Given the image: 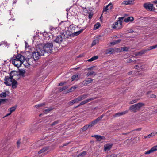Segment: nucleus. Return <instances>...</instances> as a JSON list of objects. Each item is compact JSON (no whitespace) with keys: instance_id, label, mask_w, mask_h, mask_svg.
I'll return each instance as SVG.
<instances>
[{"instance_id":"nucleus-21","label":"nucleus","mask_w":157,"mask_h":157,"mask_svg":"<svg viewBox=\"0 0 157 157\" xmlns=\"http://www.w3.org/2000/svg\"><path fill=\"white\" fill-rule=\"evenodd\" d=\"M134 20V18L132 17H130L124 19V21L126 22H128L129 21H131Z\"/></svg>"},{"instance_id":"nucleus-43","label":"nucleus","mask_w":157,"mask_h":157,"mask_svg":"<svg viewBox=\"0 0 157 157\" xmlns=\"http://www.w3.org/2000/svg\"><path fill=\"white\" fill-rule=\"evenodd\" d=\"M109 5H108H108H107L106 7H105V8H104V10H103V11H106V12L107 11V10L109 9V8H108V7H109Z\"/></svg>"},{"instance_id":"nucleus-5","label":"nucleus","mask_w":157,"mask_h":157,"mask_svg":"<svg viewBox=\"0 0 157 157\" xmlns=\"http://www.w3.org/2000/svg\"><path fill=\"white\" fill-rule=\"evenodd\" d=\"M124 18V17H119L118 18L119 20L117 21L116 22H115L112 25V28L117 29H119L121 28L122 27V20Z\"/></svg>"},{"instance_id":"nucleus-50","label":"nucleus","mask_w":157,"mask_h":157,"mask_svg":"<svg viewBox=\"0 0 157 157\" xmlns=\"http://www.w3.org/2000/svg\"><path fill=\"white\" fill-rule=\"evenodd\" d=\"M152 49H153L152 48V46L146 49V50H147V52L150 50H151Z\"/></svg>"},{"instance_id":"nucleus-17","label":"nucleus","mask_w":157,"mask_h":157,"mask_svg":"<svg viewBox=\"0 0 157 157\" xmlns=\"http://www.w3.org/2000/svg\"><path fill=\"white\" fill-rule=\"evenodd\" d=\"M80 76V75L79 74H76L75 75H73L71 77L72 80H78L79 79V78Z\"/></svg>"},{"instance_id":"nucleus-42","label":"nucleus","mask_w":157,"mask_h":157,"mask_svg":"<svg viewBox=\"0 0 157 157\" xmlns=\"http://www.w3.org/2000/svg\"><path fill=\"white\" fill-rule=\"evenodd\" d=\"M21 142L20 140H18L17 142V145L18 148H19Z\"/></svg>"},{"instance_id":"nucleus-29","label":"nucleus","mask_w":157,"mask_h":157,"mask_svg":"<svg viewBox=\"0 0 157 157\" xmlns=\"http://www.w3.org/2000/svg\"><path fill=\"white\" fill-rule=\"evenodd\" d=\"M19 75H20L24 76V74L25 73V71L24 70H21L19 71Z\"/></svg>"},{"instance_id":"nucleus-39","label":"nucleus","mask_w":157,"mask_h":157,"mask_svg":"<svg viewBox=\"0 0 157 157\" xmlns=\"http://www.w3.org/2000/svg\"><path fill=\"white\" fill-rule=\"evenodd\" d=\"M68 88V86H65L62 87L59 90L60 91H62L63 90L66 89Z\"/></svg>"},{"instance_id":"nucleus-18","label":"nucleus","mask_w":157,"mask_h":157,"mask_svg":"<svg viewBox=\"0 0 157 157\" xmlns=\"http://www.w3.org/2000/svg\"><path fill=\"white\" fill-rule=\"evenodd\" d=\"M114 52L115 51L112 48H110L106 50L105 54H113L114 53Z\"/></svg>"},{"instance_id":"nucleus-25","label":"nucleus","mask_w":157,"mask_h":157,"mask_svg":"<svg viewBox=\"0 0 157 157\" xmlns=\"http://www.w3.org/2000/svg\"><path fill=\"white\" fill-rule=\"evenodd\" d=\"M83 29H81L80 30H79V31L75 32L72 35L73 36H77L81 32H82L83 31Z\"/></svg>"},{"instance_id":"nucleus-58","label":"nucleus","mask_w":157,"mask_h":157,"mask_svg":"<svg viewBox=\"0 0 157 157\" xmlns=\"http://www.w3.org/2000/svg\"><path fill=\"white\" fill-rule=\"evenodd\" d=\"M65 83L61 82L59 84V86H62Z\"/></svg>"},{"instance_id":"nucleus-63","label":"nucleus","mask_w":157,"mask_h":157,"mask_svg":"<svg viewBox=\"0 0 157 157\" xmlns=\"http://www.w3.org/2000/svg\"><path fill=\"white\" fill-rule=\"evenodd\" d=\"M73 26H74L73 25H71L69 27V28H70V29H71L72 27H73Z\"/></svg>"},{"instance_id":"nucleus-3","label":"nucleus","mask_w":157,"mask_h":157,"mask_svg":"<svg viewBox=\"0 0 157 157\" xmlns=\"http://www.w3.org/2000/svg\"><path fill=\"white\" fill-rule=\"evenodd\" d=\"M32 54L33 58L36 60L38 59L41 56L44 55V51L42 49L37 48Z\"/></svg>"},{"instance_id":"nucleus-48","label":"nucleus","mask_w":157,"mask_h":157,"mask_svg":"<svg viewBox=\"0 0 157 157\" xmlns=\"http://www.w3.org/2000/svg\"><path fill=\"white\" fill-rule=\"evenodd\" d=\"M133 32V30L132 29H130L127 31V33H132Z\"/></svg>"},{"instance_id":"nucleus-20","label":"nucleus","mask_w":157,"mask_h":157,"mask_svg":"<svg viewBox=\"0 0 157 157\" xmlns=\"http://www.w3.org/2000/svg\"><path fill=\"white\" fill-rule=\"evenodd\" d=\"M78 102L77 98L75 99H74L70 101L68 103V104L70 106H71L73 105V104L77 103Z\"/></svg>"},{"instance_id":"nucleus-10","label":"nucleus","mask_w":157,"mask_h":157,"mask_svg":"<svg viewBox=\"0 0 157 157\" xmlns=\"http://www.w3.org/2000/svg\"><path fill=\"white\" fill-rule=\"evenodd\" d=\"M157 151V145L153 146L150 150L145 151L144 154L145 155L149 154Z\"/></svg>"},{"instance_id":"nucleus-33","label":"nucleus","mask_w":157,"mask_h":157,"mask_svg":"<svg viewBox=\"0 0 157 157\" xmlns=\"http://www.w3.org/2000/svg\"><path fill=\"white\" fill-rule=\"evenodd\" d=\"M147 52V50H146V49H143L139 52L138 53V55H142L144 54L146 52Z\"/></svg>"},{"instance_id":"nucleus-30","label":"nucleus","mask_w":157,"mask_h":157,"mask_svg":"<svg viewBox=\"0 0 157 157\" xmlns=\"http://www.w3.org/2000/svg\"><path fill=\"white\" fill-rule=\"evenodd\" d=\"M99 42V40L98 39L94 40L92 42L91 46H92L95 45L96 44H98Z\"/></svg>"},{"instance_id":"nucleus-32","label":"nucleus","mask_w":157,"mask_h":157,"mask_svg":"<svg viewBox=\"0 0 157 157\" xmlns=\"http://www.w3.org/2000/svg\"><path fill=\"white\" fill-rule=\"evenodd\" d=\"M7 94L6 92H2L0 94V98H5Z\"/></svg>"},{"instance_id":"nucleus-24","label":"nucleus","mask_w":157,"mask_h":157,"mask_svg":"<svg viewBox=\"0 0 157 157\" xmlns=\"http://www.w3.org/2000/svg\"><path fill=\"white\" fill-rule=\"evenodd\" d=\"M93 75L94 76H95L96 75V73L94 71H90L88 72L86 74V76L87 77H89L90 76Z\"/></svg>"},{"instance_id":"nucleus-9","label":"nucleus","mask_w":157,"mask_h":157,"mask_svg":"<svg viewBox=\"0 0 157 157\" xmlns=\"http://www.w3.org/2000/svg\"><path fill=\"white\" fill-rule=\"evenodd\" d=\"M144 7L148 11H151L153 9V5L149 3H146L143 5Z\"/></svg>"},{"instance_id":"nucleus-44","label":"nucleus","mask_w":157,"mask_h":157,"mask_svg":"<svg viewBox=\"0 0 157 157\" xmlns=\"http://www.w3.org/2000/svg\"><path fill=\"white\" fill-rule=\"evenodd\" d=\"M84 81H83L82 82L79 83V85L82 87L83 86H86L85 85V83H84Z\"/></svg>"},{"instance_id":"nucleus-1","label":"nucleus","mask_w":157,"mask_h":157,"mask_svg":"<svg viewBox=\"0 0 157 157\" xmlns=\"http://www.w3.org/2000/svg\"><path fill=\"white\" fill-rule=\"evenodd\" d=\"M13 76L10 75V76H6L4 79L5 84L7 86L12 85V87L14 89L17 87V82L13 78Z\"/></svg>"},{"instance_id":"nucleus-36","label":"nucleus","mask_w":157,"mask_h":157,"mask_svg":"<svg viewBox=\"0 0 157 157\" xmlns=\"http://www.w3.org/2000/svg\"><path fill=\"white\" fill-rule=\"evenodd\" d=\"M59 120L56 121H55L54 122L52 123L51 124V125L52 126H53L54 125H55L58 124L59 123Z\"/></svg>"},{"instance_id":"nucleus-2","label":"nucleus","mask_w":157,"mask_h":157,"mask_svg":"<svg viewBox=\"0 0 157 157\" xmlns=\"http://www.w3.org/2000/svg\"><path fill=\"white\" fill-rule=\"evenodd\" d=\"M104 115H102L100 117H98L96 119L93 121L88 124L83 126L81 129V131H85L88 128L91 127L96 124L98 121L101 120L103 117Z\"/></svg>"},{"instance_id":"nucleus-41","label":"nucleus","mask_w":157,"mask_h":157,"mask_svg":"<svg viewBox=\"0 0 157 157\" xmlns=\"http://www.w3.org/2000/svg\"><path fill=\"white\" fill-rule=\"evenodd\" d=\"M52 110V109L48 108L47 109H45L44 110V113H48Z\"/></svg>"},{"instance_id":"nucleus-27","label":"nucleus","mask_w":157,"mask_h":157,"mask_svg":"<svg viewBox=\"0 0 157 157\" xmlns=\"http://www.w3.org/2000/svg\"><path fill=\"white\" fill-rule=\"evenodd\" d=\"M155 134L154 132L151 133L147 136H144V138L149 139L151 137H152L153 136H155Z\"/></svg>"},{"instance_id":"nucleus-38","label":"nucleus","mask_w":157,"mask_h":157,"mask_svg":"<svg viewBox=\"0 0 157 157\" xmlns=\"http://www.w3.org/2000/svg\"><path fill=\"white\" fill-rule=\"evenodd\" d=\"M121 51H127L128 50V48L126 47H121Z\"/></svg>"},{"instance_id":"nucleus-11","label":"nucleus","mask_w":157,"mask_h":157,"mask_svg":"<svg viewBox=\"0 0 157 157\" xmlns=\"http://www.w3.org/2000/svg\"><path fill=\"white\" fill-rule=\"evenodd\" d=\"M135 0L124 1L121 3V5H133L134 3L133 1Z\"/></svg>"},{"instance_id":"nucleus-14","label":"nucleus","mask_w":157,"mask_h":157,"mask_svg":"<svg viewBox=\"0 0 157 157\" xmlns=\"http://www.w3.org/2000/svg\"><path fill=\"white\" fill-rule=\"evenodd\" d=\"M113 146V144H105L104 146V150L105 151H109L111 148Z\"/></svg>"},{"instance_id":"nucleus-56","label":"nucleus","mask_w":157,"mask_h":157,"mask_svg":"<svg viewBox=\"0 0 157 157\" xmlns=\"http://www.w3.org/2000/svg\"><path fill=\"white\" fill-rule=\"evenodd\" d=\"M152 48L153 49H155L157 48V44H156L155 45L152 46Z\"/></svg>"},{"instance_id":"nucleus-57","label":"nucleus","mask_w":157,"mask_h":157,"mask_svg":"<svg viewBox=\"0 0 157 157\" xmlns=\"http://www.w3.org/2000/svg\"><path fill=\"white\" fill-rule=\"evenodd\" d=\"M134 61H133L132 60V59H129L127 61V62L128 63H131V62H133Z\"/></svg>"},{"instance_id":"nucleus-49","label":"nucleus","mask_w":157,"mask_h":157,"mask_svg":"<svg viewBox=\"0 0 157 157\" xmlns=\"http://www.w3.org/2000/svg\"><path fill=\"white\" fill-rule=\"evenodd\" d=\"M115 41L116 43V44H117L118 43H120L121 42V40L119 39V40H115Z\"/></svg>"},{"instance_id":"nucleus-12","label":"nucleus","mask_w":157,"mask_h":157,"mask_svg":"<svg viewBox=\"0 0 157 157\" xmlns=\"http://www.w3.org/2000/svg\"><path fill=\"white\" fill-rule=\"evenodd\" d=\"M95 99V98H90L86 100H85L82 101L79 105H78V106H80L81 105H83L84 104H86L88 102L90 101H91Z\"/></svg>"},{"instance_id":"nucleus-23","label":"nucleus","mask_w":157,"mask_h":157,"mask_svg":"<svg viewBox=\"0 0 157 157\" xmlns=\"http://www.w3.org/2000/svg\"><path fill=\"white\" fill-rule=\"evenodd\" d=\"M94 137H95L99 141H100L101 140L103 139L104 138V136L98 135H94Z\"/></svg>"},{"instance_id":"nucleus-37","label":"nucleus","mask_w":157,"mask_h":157,"mask_svg":"<svg viewBox=\"0 0 157 157\" xmlns=\"http://www.w3.org/2000/svg\"><path fill=\"white\" fill-rule=\"evenodd\" d=\"M77 86L75 85L71 87L70 90H69V92H72L75 89L77 88Z\"/></svg>"},{"instance_id":"nucleus-55","label":"nucleus","mask_w":157,"mask_h":157,"mask_svg":"<svg viewBox=\"0 0 157 157\" xmlns=\"http://www.w3.org/2000/svg\"><path fill=\"white\" fill-rule=\"evenodd\" d=\"M141 129H142V128H138L136 129L135 130L136 131H140L141 130Z\"/></svg>"},{"instance_id":"nucleus-35","label":"nucleus","mask_w":157,"mask_h":157,"mask_svg":"<svg viewBox=\"0 0 157 157\" xmlns=\"http://www.w3.org/2000/svg\"><path fill=\"white\" fill-rule=\"evenodd\" d=\"M45 105L44 103H43L41 104H38L36 105L35 106V107L36 108L40 107H42Z\"/></svg>"},{"instance_id":"nucleus-61","label":"nucleus","mask_w":157,"mask_h":157,"mask_svg":"<svg viewBox=\"0 0 157 157\" xmlns=\"http://www.w3.org/2000/svg\"><path fill=\"white\" fill-rule=\"evenodd\" d=\"M94 67H89V68H88L87 69V70H88V71H89V70H91Z\"/></svg>"},{"instance_id":"nucleus-13","label":"nucleus","mask_w":157,"mask_h":157,"mask_svg":"<svg viewBox=\"0 0 157 157\" xmlns=\"http://www.w3.org/2000/svg\"><path fill=\"white\" fill-rule=\"evenodd\" d=\"M88 96V95L86 94H84L79 96L78 98H76L78 102L81 101L82 100L84 99L87 98Z\"/></svg>"},{"instance_id":"nucleus-26","label":"nucleus","mask_w":157,"mask_h":157,"mask_svg":"<svg viewBox=\"0 0 157 157\" xmlns=\"http://www.w3.org/2000/svg\"><path fill=\"white\" fill-rule=\"evenodd\" d=\"M98 58V56H95L92 57V58H91L90 59L88 60L87 61H88L91 62L97 59Z\"/></svg>"},{"instance_id":"nucleus-4","label":"nucleus","mask_w":157,"mask_h":157,"mask_svg":"<svg viewBox=\"0 0 157 157\" xmlns=\"http://www.w3.org/2000/svg\"><path fill=\"white\" fill-rule=\"evenodd\" d=\"M144 105L145 104L144 103L139 102L131 105L129 108V109L132 112H136L140 109L141 107Z\"/></svg>"},{"instance_id":"nucleus-54","label":"nucleus","mask_w":157,"mask_h":157,"mask_svg":"<svg viewBox=\"0 0 157 157\" xmlns=\"http://www.w3.org/2000/svg\"><path fill=\"white\" fill-rule=\"evenodd\" d=\"M31 0H28L27 1V3L28 5L29 4H30L31 3Z\"/></svg>"},{"instance_id":"nucleus-40","label":"nucleus","mask_w":157,"mask_h":157,"mask_svg":"<svg viewBox=\"0 0 157 157\" xmlns=\"http://www.w3.org/2000/svg\"><path fill=\"white\" fill-rule=\"evenodd\" d=\"M137 100L136 99H134L132 100L129 102V104H132L134 103H136L137 102Z\"/></svg>"},{"instance_id":"nucleus-8","label":"nucleus","mask_w":157,"mask_h":157,"mask_svg":"<svg viewBox=\"0 0 157 157\" xmlns=\"http://www.w3.org/2000/svg\"><path fill=\"white\" fill-rule=\"evenodd\" d=\"M10 63L13 64L14 66L17 67H20L22 64L23 63L22 61H17L16 60H13L10 59Z\"/></svg>"},{"instance_id":"nucleus-52","label":"nucleus","mask_w":157,"mask_h":157,"mask_svg":"<svg viewBox=\"0 0 157 157\" xmlns=\"http://www.w3.org/2000/svg\"><path fill=\"white\" fill-rule=\"evenodd\" d=\"M110 44L111 45H113L116 44L115 42V41H113V42H111Z\"/></svg>"},{"instance_id":"nucleus-31","label":"nucleus","mask_w":157,"mask_h":157,"mask_svg":"<svg viewBox=\"0 0 157 157\" xmlns=\"http://www.w3.org/2000/svg\"><path fill=\"white\" fill-rule=\"evenodd\" d=\"M16 108V107L13 106L12 107L8 109V111L12 113L15 111Z\"/></svg>"},{"instance_id":"nucleus-34","label":"nucleus","mask_w":157,"mask_h":157,"mask_svg":"<svg viewBox=\"0 0 157 157\" xmlns=\"http://www.w3.org/2000/svg\"><path fill=\"white\" fill-rule=\"evenodd\" d=\"M117 155L114 154L107 155L105 157H117Z\"/></svg>"},{"instance_id":"nucleus-45","label":"nucleus","mask_w":157,"mask_h":157,"mask_svg":"<svg viewBox=\"0 0 157 157\" xmlns=\"http://www.w3.org/2000/svg\"><path fill=\"white\" fill-rule=\"evenodd\" d=\"M108 5H109L108 7L109 9L111 10L113 8V5L110 3L108 4Z\"/></svg>"},{"instance_id":"nucleus-16","label":"nucleus","mask_w":157,"mask_h":157,"mask_svg":"<svg viewBox=\"0 0 157 157\" xmlns=\"http://www.w3.org/2000/svg\"><path fill=\"white\" fill-rule=\"evenodd\" d=\"M62 41V38L61 35L58 36L54 40L55 42L58 43H61Z\"/></svg>"},{"instance_id":"nucleus-59","label":"nucleus","mask_w":157,"mask_h":157,"mask_svg":"<svg viewBox=\"0 0 157 157\" xmlns=\"http://www.w3.org/2000/svg\"><path fill=\"white\" fill-rule=\"evenodd\" d=\"M3 2L4 3H7L9 1V0H2Z\"/></svg>"},{"instance_id":"nucleus-64","label":"nucleus","mask_w":157,"mask_h":157,"mask_svg":"<svg viewBox=\"0 0 157 157\" xmlns=\"http://www.w3.org/2000/svg\"><path fill=\"white\" fill-rule=\"evenodd\" d=\"M79 68V67H77V68H75V69L76 70H78Z\"/></svg>"},{"instance_id":"nucleus-7","label":"nucleus","mask_w":157,"mask_h":157,"mask_svg":"<svg viewBox=\"0 0 157 157\" xmlns=\"http://www.w3.org/2000/svg\"><path fill=\"white\" fill-rule=\"evenodd\" d=\"M11 59L16 60L19 61L21 60V61L23 63L25 59L24 56L21 54H19L17 55H14L13 57L11 58Z\"/></svg>"},{"instance_id":"nucleus-22","label":"nucleus","mask_w":157,"mask_h":157,"mask_svg":"<svg viewBox=\"0 0 157 157\" xmlns=\"http://www.w3.org/2000/svg\"><path fill=\"white\" fill-rule=\"evenodd\" d=\"M93 80L90 78H88L87 80H85L84 81V83H85V85H87L88 84L91 83L92 82Z\"/></svg>"},{"instance_id":"nucleus-60","label":"nucleus","mask_w":157,"mask_h":157,"mask_svg":"<svg viewBox=\"0 0 157 157\" xmlns=\"http://www.w3.org/2000/svg\"><path fill=\"white\" fill-rule=\"evenodd\" d=\"M151 93H152V91H149L147 92V93L146 94H147V95H148V94H151Z\"/></svg>"},{"instance_id":"nucleus-51","label":"nucleus","mask_w":157,"mask_h":157,"mask_svg":"<svg viewBox=\"0 0 157 157\" xmlns=\"http://www.w3.org/2000/svg\"><path fill=\"white\" fill-rule=\"evenodd\" d=\"M93 16V14L91 13H89V14L88 17L90 19H91Z\"/></svg>"},{"instance_id":"nucleus-15","label":"nucleus","mask_w":157,"mask_h":157,"mask_svg":"<svg viewBox=\"0 0 157 157\" xmlns=\"http://www.w3.org/2000/svg\"><path fill=\"white\" fill-rule=\"evenodd\" d=\"M128 112V110H126L121 112H119L116 113L113 115V117H115L117 116H120L122 115H124L127 113Z\"/></svg>"},{"instance_id":"nucleus-19","label":"nucleus","mask_w":157,"mask_h":157,"mask_svg":"<svg viewBox=\"0 0 157 157\" xmlns=\"http://www.w3.org/2000/svg\"><path fill=\"white\" fill-rule=\"evenodd\" d=\"M49 149V147H44L42 149L40 150L38 152V153L39 154H40L42 153H43L47 151Z\"/></svg>"},{"instance_id":"nucleus-47","label":"nucleus","mask_w":157,"mask_h":157,"mask_svg":"<svg viewBox=\"0 0 157 157\" xmlns=\"http://www.w3.org/2000/svg\"><path fill=\"white\" fill-rule=\"evenodd\" d=\"M18 0H13V6H14L15 5V4L17 2Z\"/></svg>"},{"instance_id":"nucleus-28","label":"nucleus","mask_w":157,"mask_h":157,"mask_svg":"<svg viewBox=\"0 0 157 157\" xmlns=\"http://www.w3.org/2000/svg\"><path fill=\"white\" fill-rule=\"evenodd\" d=\"M101 26L100 23L97 22L96 24L95 25L94 29L96 30L98 29Z\"/></svg>"},{"instance_id":"nucleus-6","label":"nucleus","mask_w":157,"mask_h":157,"mask_svg":"<svg viewBox=\"0 0 157 157\" xmlns=\"http://www.w3.org/2000/svg\"><path fill=\"white\" fill-rule=\"evenodd\" d=\"M53 45L52 43H46L42 49L44 51V53L47 52L48 53H51L52 52V48Z\"/></svg>"},{"instance_id":"nucleus-62","label":"nucleus","mask_w":157,"mask_h":157,"mask_svg":"<svg viewBox=\"0 0 157 157\" xmlns=\"http://www.w3.org/2000/svg\"><path fill=\"white\" fill-rule=\"evenodd\" d=\"M15 18H11L9 19V20L14 21L15 20Z\"/></svg>"},{"instance_id":"nucleus-53","label":"nucleus","mask_w":157,"mask_h":157,"mask_svg":"<svg viewBox=\"0 0 157 157\" xmlns=\"http://www.w3.org/2000/svg\"><path fill=\"white\" fill-rule=\"evenodd\" d=\"M10 112L8 113L4 117H7L8 116L10 115L12 113V112Z\"/></svg>"},{"instance_id":"nucleus-46","label":"nucleus","mask_w":157,"mask_h":157,"mask_svg":"<svg viewBox=\"0 0 157 157\" xmlns=\"http://www.w3.org/2000/svg\"><path fill=\"white\" fill-rule=\"evenodd\" d=\"M156 96L155 95L153 94H151V95H150V98H156Z\"/></svg>"}]
</instances>
